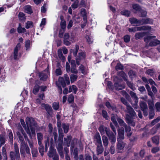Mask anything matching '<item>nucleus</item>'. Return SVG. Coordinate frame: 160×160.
Returning a JSON list of instances; mask_svg holds the SVG:
<instances>
[{
  "instance_id": "c9c22d12",
  "label": "nucleus",
  "mask_w": 160,
  "mask_h": 160,
  "mask_svg": "<svg viewBox=\"0 0 160 160\" xmlns=\"http://www.w3.org/2000/svg\"><path fill=\"white\" fill-rule=\"evenodd\" d=\"M78 90V88L75 85H73L69 87L68 92H70L72 91L74 94H76Z\"/></svg>"
},
{
  "instance_id": "7ed1b4c3",
  "label": "nucleus",
  "mask_w": 160,
  "mask_h": 160,
  "mask_svg": "<svg viewBox=\"0 0 160 160\" xmlns=\"http://www.w3.org/2000/svg\"><path fill=\"white\" fill-rule=\"evenodd\" d=\"M20 152L21 155H24L25 152L29 155H31L30 149L28 145L25 142L20 144Z\"/></svg>"
},
{
  "instance_id": "e433bc0d",
  "label": "nucleus",
  "mask_w": 160,
  "mask_h": 160,
  "mask_svg": "<svg viewBox=\"0 0 160 160\" xmlns=\"http://www.w3.org/2000/svg\"><path fill=\"white\" fill-rule=\"evenodd\" d=\"M17 31L19 33H24L26 32V30L24 28L21 27V24H19V26L17 28Z\"/></svg>"
},
{
  "instance_id": "8fccbe9b",
  "label": "nucleus",
  "mask_w": 160,
  "mask_h": 160,
  "mask_svg": "<svg viewBox=\"0 0 160 160\" xmlns=\"http://www.w3.org/2000/svg\"><path fill=\"white\" fill-rule=\"evenodd\" d=\"M70 77L71 82H73L77 80L78 76L77 75L72 74L70 75Z\"/></svg>"
},
{
  "instance_id": "338daca9",
  "label": "nucleus",
  "mask_w": 160,
  "mask_h": 160,
  "mask_svg": "<svg viewBox=\"0 0 160 160\" xmlns=\"http://www.w3.org/2000/svg\"><path fill=\"white\" fill-rule=\"evenodd\" d=\"M149 109H153L154 104L153 101L149 100L148 102Z\"/></svg>"
},
{
  "instance_id": "423d86ee",
  "label": "nucleus",
  "mask_w": 160,
  "mask_h": 160,
  "mask_svg": "<svg viewBox=\"0 0 160 160\" xmlns=\"http://www.w3.org/2000/svg\"><path fill=\"white\" fill-rule=\"evenodd\" d=\"M86 57L85 52L83 51L79 52L76 58V62L77 64L79 65L80 64V61L84 59Z\"/></svg>"
},
{
  "instance_id": "f3484780",
  "label": "nucleus",
  "mask_w": 160,
  "mask_h": 160,
  "mask_svg": "<svg viewBox=\"0 0 160 160\" xmlns=\"http://www.w3.org/2000/svg\"><path fill=\"white\" fill-rule=\"evenodd\" d=\"M20 127L18 128V131L17 132V135L19 138L20 143L21 144L25 142L24 140L22 134L20 131Z\"/></svg>"
},
{
  "instance_id": "37998d69",
  "label": "nucleus",
  "mask_w": 160,
  "mask_h": 160,
  "mask_svg": "<svg viewBox=\"0 0 160 160\" xmlns=\"http://www.w3.org/2000/svg\"><path fill=\"white\" fill-rule=\"evenodd\" d=\"M20 131L21 132L22 134L24 137V138L26 141H27L30 139L28 138L26 133L24 132L23 129L21 127H20Z\"/></svg>"
},
{
  "instance_id": "864d4df0",
  "label": "nucleus",
  "mask_w": 160,
  "mask_h": 160,
  "mask_svg": "<svg viewBox=\"0 0 160 160\" xmlns=\"http://www.w3.org/2000/svg\"><path fill=\"white\" fill-rule=\"evenodd\" d=\"M155 70L153 69H149L146 71V73L151 76H152L155 73Z\"/></svg>"
},
{
  "instance_id": "dca6fc26",
  "label": "nucleus",
  "mask_w": 160,
  "mask_h": 160,
  "mask_svg": "<svg viewBox=\"0 0 160 160\" xmlns=\"http://www.w3.org/2000/svg\"><path fill=\"white\" fill-rule=\"evenodd\" d=\"M42 106H44L45 110L49 115H50L52 113V109L51 106L48 104H42Z\"/></svg>"
},
{
  "instance_id": "72a5a7b5",
  "label": "nucleus",
  "mask_w": 160,
  "mask_h": 160,
  "mask_svg": "<svg viewBox=\"0 0 160 160\" xmlns=\"http://www.w3.org/2000/svg\"><path fill=\"white\" fill-rule=\"evenodd\" d=\"M37 82H38V81H36L35 82V83L36 84L35 85L32 91L33 93L35 94H37V93L38 92L40 88L39 85L37 84Z\"/></svg>"
},
{
  "instance_id": "09e8293b",
  "label": "nucleus",
  "mask_w": 160,
  "mask_h": 160,
  "mask_svg": "<svg viewBox=\"0 0 160 160\" xmlns=\"http://www.w3.org/2000/svg\"><path fill=\"white\" fill-rule=\"evenodd\" d=\"M18 16L20 20L24 21L26 19L25 15L23 12H20L19 13Z\"/></svg>"
},
{
  "instance_id": "e2e57ef3",
  "label": "nucleus",
  "mask_w": 160,
  "mask_h": 160,
  "mask_svg": "<svg viewBox=\"0 0 160 160\" xmlns=\"http://www.w3.org/2000/svg\"><path fill=\"white\" fill-rule=\"evenodd\" d=\"M14 152L16 153L17 155L18 154H18H20L18 147L17 143H14Z\"/></svg>"
},
{
  "instance_id": "680f3d73",
  "label": "nucleus",
  "mask_w": 160,
  "mask_h": 160,
  "mask_svg": "<svg viewBox=\"0 0 160 160\" xmlns=\"http://www.w3.org/2000/svg\"><path fill=\"white\" fill-rule=\"evenodd\" d=\"M79 1L78 0H76L71 5L72 8L75 9L78 7Z\"/></svg>"
},
{
  "instance_id": "39448f33",
  "label": "nucleus",
  "mask_w": 160,
  "mask_h": 160,
  "mask_svg": "<svg viewBox=\"0 0 160 160\" xmlns=\"http://www.w3.org/2000/svg\"><path fill=\"white\" fill-rule=\"evenodd\" d=\"M140 106L141 110L143 112L144 115L147 116L148 115V106L147 103L144 101H140Z\"/></svg>"
},
{
  "instance_id": "3c124183",
  "label": "nucleus",
  "mask_w": 160,
  "mask_h": 160,
  "mask_svg": "<svg viewBox=\"0 0 160 160\" xmlns=\"http://www.w3.org/2000/svg\"><path fill=\"white\" fill-rule=\"evenodd\" d=\"M152 141L156 144H158L159 143V137L158 136H155L152 138Z\"/></svg>"
},
{
  "instance_id": "a211bd4d",
  "label": "nucleus",
  "mask_w": 160,
  "mask_h": 160,
  "mask_svg": "<svg viewBox=\"0 0 160 160\" xmlns=\"http://www.w3.org/2000/svg\"><path fill=\"white\" fill-rule=\"evenodd\" d=\"M7 134L10 143L12 144L13 143V136L12 130H11L8 129L7 131Z\"/></svg>"
},
{
  "instance_id": "052dcab7",
  "label": "nucleus",
  "mask_w": 160,
  "mask_h": 160,
  "mask_svg": "<svg viewBox=\"0 0 160 160\" xmlns=\"http://www.w3.org/2000/svg\"><path fill=\"white\" fill-rule=\"evenodd\" d=\"M126 82L127 85L132 90H134L135 89V88L134 87V84L133 83L131 82H130L128 81V80Z\"/></svg>"
},
{
  "instance_id": "c756f323",
  "label": "nucleus",
  "mask_w": 160,
  "mask_h": 160,
  "mask_svg": "<svg viewBox=\"0 0 160 160\" xmlns=\"http://www.w3.org/2000/svg\"><path fill=\"white\" fill-rule=\"evenodd\" d=\"M97 150L98 154H100L102 153L104 150V148L102 144L97 145Z\"/></svg>"
},
{
  "instance_id": "412c9836",
  "label": "nucleus",
  "mask_w": 160,
  "mask_h": 160,
  "mask_svg": "<svg viewBox=\"0 0 160 160\" xmlns=\"http://www.w3.org/2000/svg\"><path fill=\"white\" fill-rule=\"evenodd\" d=\"M21 124L24 128L25 130L28 135H30V130L29 127H27L24 122V120L22 119L20 120Z\"/></svg>"
},
{
  "instance_id": "6e6552de",
  "label": "nucleus",
  "mask_w": 160,
  "mask_h": 160,
  "mask_svg": "<svg viewBox=\"0 0 160 160\" xmlns=\"http://www.w3.org/2000/svg\"><path fill=\"white\" fill-rule=\"evenodd\" d=\"M107 132V135L109 139L111 140L112 145H114L116 141V134H114L111 131Z\"/></svg>"
},
{
  "instance_id": "a878e982",
  "label": "nucleus",
  "mask_w": 160,
  "mask_h": 160,
  "mask_svg": "<svg viewBox=\"0 0 160 160\" xmlns=\"http://www.w3.org/2000/svg\"><path fill=\"white\" fill-rule=\"evenodd\" d=\"M105 105L109 109H111L112 110L116 112V107L115 105H111L110 103L108 102H106Z\"/></svg>"
},
{
  "instance_id": "603ef678",
  "label": "nucleus",
  "mask_w": 160,
  "mask_h": 160,
  "mask_svg": "<svg viewBox=\"0 0 160 160\" xmlns=\"http://www.w3.org/2000/svg\"><path fill=\"white\" fill-rule=\"evenodd\" d=\"M39 147L38 148L39 152L40 153L41 155L42 156L43 155V153L44 152V147L42 145V143L40 145H39Z\"/></svg>"
},
{
  "instance_id": "aec40b11",
  "label": "nucleus",
  "mask_w": 160,
  "mask_h": 160,
  "mask_svg": "<svg viewBox=\"0 0 160 160\" xmlns=\"http://www.w3.org/2000/svg\"><path fill=\"white\" fill-rule=\"evenodd\" d=\"M57 153L56 150L54 149L52 146H50V147L49 151L48 154V156L51 158L53 157V155Z\"/></svg>"
},
{
  "instance_id": "393cba45",
  "label": "nucleus",
  "mask_w": 160,
  "mask_h": 160,
  "mask_svg": "<svg viewBox=\"0 0 160 160\" xmlns=\"http://www.w3.org/2000/svg\"><path fill=\"white\" fill-rule=\"evenodd\" d=\"M58 56L59 58L63 62L65 61V58L64 56L62 53V50L61 49H59L58 51Z\"/></svg>"
},
{
  "instance_id": "9d476101",
  "label": "nucleus",
  "mask_w": 160,
  "mask_h": 160,
  "mask_svg": "<svg viewBox=\"0 0 160 160\" xmlns=\"http://www.w3.org/2000/svg\"><path fill=\"white\" fill-rule=\"evenodd\" d=\"M118 136L117 140L122 141L124 139V131L123 128L119 129L118 130Z\"/></svg>"
},
{
  "instance_id": "0eeeda50",
  "label": "nucleus",
  "mask_w": 160,
  "mask_h": 160,
  "mask_svg": "<svg viewBox=\"0 0 160 160\" xmlns=\"http://www.w3.org/2000/svg\"><path fill=\"white\" fill-rule=\"evenodd\" d=\"M125 112L128 113L131 117H133L137 116L135 112L130 105L127 106L126 109L125 110Z\"/></svg>"
},
{
  "instance_id": "2f4dec72",
  "label": "nucleus",
  "mask_w": 160,
  "mask_h": 160,
  "mask_svg": "<svg viewBox=\"0 0 160 160\" xmlns=\"http://www.w3.org/2000/svg\"><path fill=\"white\" fill-rule=\"evenodd\" d=\"M117 74L118 76L122 77L125 81H127V76L124 72H117Z\"/></svg>"
},
{
  "instance_id": "f704fd0d",
  "label": "nucleus",
  "mask_w": 160,
  "mask_h": 160,
  "mask_svg": "<svg viewBox=\"0 0 160 160\" xmlns=\"http://www.w3.org/2000/svg\"><path fill=\"white\" fill-rule=\"evenodd\" d=\"M102 142L104 146L105 147H107L108 145V141L107 137L104 135L102 137Z\"/></svg>"
},
{
  "instance_id": "bb28decb",
  "label": "nucleus",
  "mask_w": 160,
  "mask_h": 160,
  "mask_svg": "<svg viewBox=\"0 0 160 160\" xmlns=\"http://www.w3.org/2000/svg\"><path fill=\"white\" fill-rule=\"evenodd\" d=\"M38 143L39 145H40L43 140V134L41 132L37 133V134Z\"/></svg>"
},
{
  "instance_id": "5701e85b",
  "label": "nucleus",
  "mask_w": 160,
  "mask_h": 160,
  "mask_svg": "<svg viewBox=\"0 0 160 160\" xmlns=\"http://www.w3.org/2000/svg\"><path fill=\"white\" fill-rule=\"evenodd\" d=\"M146 34L145 32H137L135 34V37L136 39H139L143 37Z\"/></svg>"
},
{
  "instance_id": "ddd939ff",
  "label": "nucleus",
  "mask_w": 160,
  "mask_h": 160,
  "mask_svg": "<svg viewBox=\"0 0 160 160\" xmlns=\"http://www.w3.org/2000/svg\"><path fill=\"white\" fill-rule=\"evenodd\" d=\"M126 122L130 125L134 127L135 125V122L134 120L128 114H126Z\"/></svg>"
},
{
  "instance_id": "69168bd1",
  "label": "nucleus",
  "mask_w": 160,
  "mask_h": 160,
  "mask_svg": "<svg viewBox=\"0 0 160 160\" xmlns=\"http://www.w3.org/2000/svg\"><path fill=\"white\" fill-rule=\"evenodd\" d=\"M64 80L65 81L66 83L68 85L70 84V80L67 74H65L64 75Z\"/></svg>"
},
{
  "instance_id": "774afa93",
  "label": "nucleus",
  "mask_w": 160,
  "mask_h": 160,
  "mask_svg": "<svg viewBox=\"0 0 160 160\" xmlns=\"http://www.w3.org/2000/svg\"><path fill=\"white\" fill-rule=\"evenodd\" d=\"M160 41H152L149 43V45L150 46H155L157 45L158 44H159V43H158L157 42H160Z\"/></svg>"
},
{
  "instance_id": "473e14b6",
  "label": "nucleus",
  "mask_w": 160,
  "mask_h": 160,
  "mask_svg": "<svg viewBox=\"0 0 160 160\" xmlns=\"http://www.w3.org/2000/svg\"><path fill=\"white\" fill-rule=\"evenodd\" d=\"M79 49V46L78 45H76L75 49H71L70 52L71 53H72L73 56L76 57Z\"/></svg>"
},
{
  "instance_id": "4c0bfd02",
  "label": "nucleus",
  "mask_w": 160,
  "mask_h": 160,
  "mask_svg": "<svg viewBox=\"0 0 160 160\" xmlns=\"http://www.w3.org/2000/svg\"><path fill=\"white\" fill-rule=\"evenodd\" d=\"M132 8L135 11L137 12L140 11L141 8L139 5L137 4H134L132 5Z\"/></svg>"
},
{
  "instance_id": "bf43d9fd",
  "label": "nucleus",
  "mask_w": 160,
  "mask_h": 160,
  "mask_svg": "<svg viewBox=\"0 0 160 160\" xmlns=\"http://www.w3.org/2000/svg\"><path fill=\"white\" fill-rule=\"evenodd\" d=\"M115 69L118 71L119 70H122L123 69V66L120 63H118L115 66Z\"/></svg>"
},
{
  "instance_id": "6e6d98bb",
  "label": "nucleus",
  "mask_w": 160,
  "mask_h": 160,
  "mask_svg": "<svg viewBox=\"0 0 160 160\" xmlns=\"http://www.w3.org/2000/svg\"><path fill=\"white\" fill-rule=\"evenodd\" d=\"M155 115L154 109H149V118L150 119L153 118Z\"/></svg>"
},
{
  "instance_id": "20e7f679",
  "label": "nucleus",
  "mask_w": 160,
  "mask_h": 160,
  "mask_svg": "<svg viewBox=\"0 0 160 160\" xmlns=\"http://www.w3.org/2000/svg\"><path fill=\"white\" fill-rule=\"evenodd\" d=\"M49 74L50 72L47 68L43 72L39 73V76L40 80L43 81H46L48 78V75Z\"/></svg>"
},
{
  "instance_id": "4be33fe9",
  "label": "nucleus",
  "mask_w": 160,
  "mask_h": 160,
  "mask_svg": "<svg viewBox=\"0 0 160 160\" xmlns=\"http://www.w3.org/2000/svg\"><path fill=\"white\" fill-rule=\"evenodd\" d=\"M95 140L96 142V145L102 144L101 137L99 133H97L95 136Z\"/></svg>"
},
{
  "instance_id": "5fc2aeb1",
  "label": "nucleus",
  "mask_w": 160,
  "mask_h": 160,
  "mask_svg": "<svg viewBox=\"0 0 160 160\" xmlns=\"http://www.w3.org/2000/svg\"><path fill=\"white\" fill-rule=\"evenodd\" d=\"M128 75L130 78L131 79L135 78L136 76L135 72L132 70H130L129 71Z\"/></svg>"
},
{
  "instance_id": "4d7b16f0",
  "label": "nucleus",
  "mask_w": 160,
  "mask_h": 160,
  "mask_svg": "<svg viewBox=\"0 0 160 160\" xmlns=\"http://www.w3.org/2000/svg\"><path fill=\"white\" fill-rule=\"evenodd\" d=\"M153 24V20L152 19L147 18H145V25L149 24Z\"/></svg>"
},
{
  "instance_id": "a19ab883",
  "label": "nucleus",
  "mask_w": 160,
  "mask_h": 160,
  "mask_svg": "<svg viewBox=\"0 0 160 160\" xmlns=\"http://www.w3.org/2000/svg\"><path fill=\"white\" fill-rule=\"evenodd\" d=\"M32 157H36L38 156V151L37 149L34 148H31Z\"/></svg>"
},
{
  "instance_id": "f257e3e1",
  "label": "nucleus",
  "mask_w": 160,
  "mask_h": 160,
  "mask_svg": "<svg viewBox=\"0 0 160 160\" xmlns=\"http://www.w3.org/2000/svg\"><path fill=\"white\" fill-rule=\"evenodd\" d=\"M26 122L27 127H29L30 130V135H28L30 139L32 138V135H36L35 129L40 130L43 128V127H39L34 119L32 117H27L26 120Z\"/></svg>"
},
{
  "instance_id": "13d9d810",
  "label": "nucleus",
  "mask_w": 160,
  "mask_h": 160,
  "mask_svg": "<svg viewBox=\"0 0 160 160\" xmlns=\"http://www.w3.org/2000/svg\"><path fill=\"white\" fill-rule=\"evenodd\" d=\"M117 120L120 125L121 126L124 127V126H126V124L122 119L118 118L117 119Z\"/></svg>"
},
{
  "instance_id": "cd10ccee",
  "label": "nucleus",
  "mask_w": 160,
  "mask_h": 160,
  "mask_svg": "<svg viewBox=\"0 0 160 160\" xmlns=\"http://www.w3.org/2000/svg\"><path fill=\"white\" fill-rule=\"evenodd\" d=\"M58 82L60 85H61L63 87H65L66 86V82L64 79L62 77H60L58 78Z\"/></svg>"
},
{
  "instance_id": "b1692460",
  "label": "nucleus",
  "mask_w": 160,
  "mask_h": 160,
  "mask_svg": "<svg viewBox=\"0 0 160 160\" xmlns=\"http://www.w3.org/2000/svg\"><path fill=\"white\" fill-rule=\"evenodd\" d=\"M72 138V137L71 135H68L67 136V137L66 138H64L65 143L68 147H69L70 146Z\"/></svg>"
},
{
  "instance_id": "c03bdc74",
  "label": "nucleus",
  "mask_w": 160,
  "mask_h": 160,
  "mask_svg": "<svg viewBox=\"0 0 160 160\" xmlns=\"http://www.w3.org/2000/svg\"><path fill=\"white\" fill-rule=\"evenodd\" d=\"M121 14L127 17H129L130 14V12L128 10H124L120 12Z\"/></svg>"
},
{
  "instance_id": "f03ea898",
  "label": "nucleus",
  "mask_w": 160,
  "mask_h": 160,
  "mask_svg": "<svg viewBox=\"0 0 160 160\" xmlns=\"http://www.w3.org/2000/svg\"><path fill=\"white\" fill-rule=\"evenodd\" d=\"M115 89L117 90H120L125 88V85L121 84L120 83L122 81V79L119 78L117 76L115 77L114 78Z\"/></svg>"
},
{
  "instance_id": "2eb2a0df",
  "label": "nucleus",
  "mask_w": 160,
  "mask_h": 160,
  "mask_svg": "<svg viewBox=\"0 0 160 160\" xmlns=\"http://www.w3.org/2000/svg\"><path fill=\"white\" fill-rule=\"evenodd\" d=\"M98 130L101 134L102 135L104 134L105 132L107 135V132H110L111 131L109 128L103 126H100L99 127Z\"/></svg>"
},
{
  "instance_id": "de8ad7c7",
  "label": "nucleus",
  "mask_w": 160,
  "mask_h": 160,
  "mask_svg": "<svg viewBox=\"0 0 160 160\" xmlns=\"http://www.w3.org/2000/svg\"><path fill=\"white\" fill-rule=\"evenodd\" d=\"M52 107L54 110H57L59 108V102H54L52 104Z\"/></svg>"
},
{
  "instance_id": "ea45409f",
  "label": "nucleus",
  "mask_w": 160,
  "mask_h": 160,
  "mask_svg": "<svg viewBox=\"0 0 160 160\" xmlns=\"http://www.w3.org/2000/svg\"><path fill=\"white\" fill-rule=\"evenodd\" d=\"M2 153L3 156V160H7V152L5 148L3 147L2 148Z\"/></svg>"
},
{
  "instance_id": "58836bf2",
  "label": "nucleus",
  "mask_w": 160,
  "mask_h": 160,
  "mask_svg": "<svg viewBox=\"0 0 160 160\" xmlns=\"http://www.w3.org/2000/svg\"><path fill=\"white\" fill-rule=\"evenodd\" d=\"M6 142L5 135L1 134L0 135V145H2L5 144Z\"/></svg>"
},
{
  "instance_id": "1a4fd4ad",
  "label": "nucleus",
  "mask_w": 160,
  "mask_h": 160,
  "mask_svg": "<svg viewBox=\"0 0 160 160\" xmlns=\"http://www.w3.org/2000/svg\"><path fill=\"white\" fill-rule=\"evenodd\" d=\"M118 143L117 145V152L119 153L120 150L123 149L126 143L124 142L123 141L117 140Z\"/></svg>"
},
{
  "instance_id": "0e129e2a",
  "label": "nucleus",
  "mask_w": 160,
  "mask_h": 160,
  "mask_svg": "<svg viewBox=\"0 0 160 160\" xmlns=\"http://www.w3.org/2000/svg\"><path fill=\"white\" fill-rule=\"evenodd\" d=\"M102 114L103 117L106 120H108L109 117L108 115V113L106 111L104 110H102Z\"/></svg>"
},
{
  "instance_id": "6ab92c4d",
  "label": "nucleus",
  "mask_w": 160,
  "mask_h": 160,
  "mask_svg": "<svg viewBox=\"0 0 160 160\" xmlns=\"http://www.w3.org/2000/svg\"><path fill=\"white\" fill-rule=\"evenodd\" d=\"M57 149L58 152L60 157L62 158L64 157V155L63 152V147L62 144H59L57 147Z\"/></svg>"
},
{
  "instance_id": "a18cd8bd",
  "label": "nucleus",
  "mask_w": 160,
  "mask_h": 160,
  "mask_svg": "<svg viewBox=\"0 0 160 160\" xmlns=\"http://www.w3.org/2000/svg\"><path fill=\"white\" fill-rule=\"evenodd\" d=\"M61 28L62 30L65 31L66 28V22L64 20H62L60 23Z\"/></svg>"
},
{
  "instance_id": "f8f14e48",
  "label": "nucleus",
  "mask_w": 160,
  "mask_h": 160,
  "mask_svg": "<svg viewBox=\"0 0 160 160\" xmlns=\"http://www.w3.org/2000/svg\"><path fill=\"white\" fill-rule=\"evenodd\" d=\"M129 21L131 24H135L136 26L141 25L140 18L137 19L136 18H130Z\"/></svg>"
},
{
  "instance_id": "9b49d317",
  "label": "nucleus",
  "mask_w": 160,
  "mask_h": 160,
  "mask_svg": "<svg viewBox=\"0 0 160 160\" xmlns=\"http://www.w3.org/2000/svg\"><path fill=\"white\" fill-rule=\"evenodd\" d=\"M21 45L19 43H18L14 49L13 52V58L15 60L18 59L20 57L18 54V51L20 48Z\"/></svg>"
},
{
  "instance_id": "79ce46f5",
  "label": "nucleus",
  "mask_w": 160,
  "mask_h": 160,
  "mask_svg": "<svg viewBox=\"0 0 160 160\" xmlns=\"http://www.w3.org/2000/svg\"><path fill=\"white\" fill-rule=\"evenodd\" d=\"M68 101L69 104H72L74 102V97L72 94H70L68 96Z\"/></svg>"
},
{
  "instance_id": "4468645a",
  "label": "nucleus",
  "mask_w": 160,
  "mask_h": 160,
  "mask_svg": "<svg viewBox=\"0 0 160 160\" xmlns=\"http://www.w3.org/2000/svg\"><path fill=\"white\" fill-rule=\"evenodd\" d=\"M10 157L11 160H19L20 157V154L17 155L16 153L13 151H11L10 152Z\"/></svg>"
},
{
  "instance_id": "7c9ffc66",
  "label": "nucleus",
  "mask_w": 160,
  "mask_h": 160,
  "mask_svg": "<svg viewBox=\"0 0 160 160\" xmlns=\"http://www.w3.org/2000/svg\"><path fill=\"white\" fill-rule=\"evenodd\" d=\"M25 12L29 14L32 13V11L30 5H27L24 7Z\"/></svg>"
},
{
  "instance_id": "c85d7f7f",
  "label": "nucleus",
  "mask_w": 160,
  "mask_h": 160,
  "mask_svg": "<svg viewBox=\"0 0 160 160\" xmlns=\"http://www.w3.org/2000/svg\"><path fill=\"white\" fill-rule=\"evenodd\" d=\"M151 29V27L149 26H143L139 27H137V31L150 30Z\"/></svg>"
},
{
  "instance_id": "49530a36",
  "label": "nucleus",
  "mask_w": 160,
  "mask_h": 160,
  "mask_svg": "<svg viewBox=\"0 0 160 160\" xmlns=\"http://www.w3.org/2000/svg\"><path fill=\"white\" fill-rule=\"evenodd\" d=\"M62 127L63 128L64 133H67L68 130L69 129V125L68 124H66L65 123H62Z\"/></svg>"
}]
</instances>
